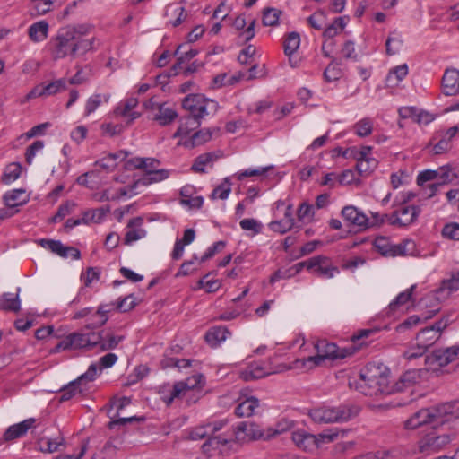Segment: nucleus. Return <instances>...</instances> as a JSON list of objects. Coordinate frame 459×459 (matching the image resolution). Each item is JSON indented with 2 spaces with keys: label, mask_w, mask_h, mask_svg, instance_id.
Instances as JSON below:
<instances>
[{
  "label": "nucleus",
  "mask_w": 459,
  "mask_h": 459,
  "mask_svg": "<svg viewBox=\"0 0 459 459\" xmlns=\"http://www.w3.org/2000/svg\"><path fill=\"white\" fill-rule=\"evenodd\" d=\"M92 30L90 24L68 25L60 28L48 42L51 56L55 60L70 57L72 59L96 51L100 41L95 37H88Z\"/></svg>",
  "instance_id": "1"
},
{
  "label": "nucleus",
  "mask_w": 459,
  "mask_h": 459,
  "mask_svg": "<svg viewBox=\"0 0 459 459\" xmlns=\"http://www.w3.org/2000/svg\"><path fill=\"white\" fill-rule=\"evenodd\" d=\"M459 178V167L446 164L437 169H425L420 171L416 178L424 198L434 197L440 189Z\"/></svg>",
  "instance_id": "2"
},
{
  "label": "nucleus",
  "mask_w": 459,
  "mask_h": 459,
  "mask_svg": "<svg viewBox=\"0 0 459 459\" xmlns=\"http://www.w3.org/2000/svg\"><path fill=\"white\" fill-rule=\"evenodd\" d=\"M350 385L369 396L391 392L386 368L375 363H370L363 368L359 380L351 382Z\"/></svg>",
  "instance_id": "3"
},
{
  "label": "nucleus",
  "mask_w": 459,
  "mask_h": 459,
  "mask_svg": "<svg viewBox=\"0 0 459 459\" xmlns=\"http://www.w3.org/2000/svg\"><path fill=\"white\" fill-rule=\"evenodd\" d=\"M227 424V420H219L198 426L191 430L189 437L192 440L208 438L202 446L203 453L207 455V456H212L216 453H222V448L228 445L231 435H226L225 433L216 434L222 430Z\"/></svg>",
  "instance_id": "4"
},
{
  "label": "nucleus",
  "mask_w": 459,
  "mask_h": 459,
  "mask_svg": "<svg viewBox=\"0 0 459 459\" xmlns=\"http://www.w3.org/2000/svg\"><path fill=\"white\" fill-rule=\"evenodd\" d=\"M144 164H143L142 169L145 171V173L138 178L134 180L132 185L125 186L119 187L117 190L118 194L112 198H132L136 194H138L137 189L140 186H145L152 183L160 182L169 177V171L166 169H159V166L160 164V160L155 158H143Z\"/></svg>",
  "instance_id": "5"
},
{
  "label": "nucleus",
  "mask_w": 459,
  "mask_h": 459,
  "mask_svg": "<svg viewBox=\"0 0 459 459\" xmlns=\"http://www.w3.org/2000/svg\"><path fill=\"white\" fill-rule=\"evenodd\" d=\"M316 355L309 356L306 359H297L290 365V368L311 370L316 367H320L325 364L328 360H334L337 359H343L346 354L343 351L333 343L325 340L318 341L315 343Z\"/></svg>",
  "instance_id": "6"
},
{
  "label": "nucleus",
  "mask_w": 459,
  "mask_h": 459,
  "mask_svg": "<svg viewBox=\"0 0 459 459\" xmlns=\"http://www.w3.org/2000/svg\"><path fill=\"white\" fill-rule=\"evenodd\" d=\"M274 166L269 165L264 167L247 168L246 169L236 172L230 177H227L223 181L215 187L212 192V198L227 199L231 191L230 179L244 181L247 178H252L254 181L261 183L265 182L273 174Z\"/></svg>",
  "instance_id": "7"
},
{
  "label": "nucleus",
  "mask_w": 459,
  "mask_h": 459,
  "mask_svg": "<svg viewBox=\"0 0 459 459\" xmlns=\"http://www.w3.org/2000/svg\"><path fill=\"white\" fill-rule=\"evenodd\" d=\"M454 414L452 404L445 403L433 408L421 409L415 412L404 422L406 429H416L419 427L427 424H444L449 421L446 417Z\"/></svg>",
  "instance_id": "8"
},
{
  "label": "nucleus",
  "mask_w": 459,
  "mask_h": 459,
  "mask_svg": "<svg viewBox=\"0 0 459 459\" xmlns=\"http://www.w3.org/2000/svg\"><path fill=\"white\" fill-rule=\"evenodd\" d=\"M359 413V408L354 405L343 404L337 407L318 406L308 411V416L316 423H332L347 421Z\"/></svg>",
  "instance_id": "9"
},
{
  "label": "nucleus",
  "mask_w": 459,
  "mask_h": 459,
  "mask_svg": "<svg viewBox=\"0 0 459 459\" xmlns=\"http://www.w3.org/2000/svg\"><path fill=\"white\" fill-rule=\"evenodd\" d=\"M459 290V272L452 274L451 278L444 280L440 287L422 299L425 307H429L424 319L432 317L440 310V302L446 300L453 292Z\"/></svg>",
  "instance_id": "10"
},
{
  "label": "nucleus",
  "mask_w": 459,
  "mask_h": 459,
  "mask_svg": "<svg viewBox=\"0 0 459 459\" xmlns=\"http://www.w3.org/2000/svg\"><path fill=\"white\" fill-rule=\"evenodd\" d=\"M100 333H73L65 336L55 348V351L65 350L91 349L98 346Z\"/></svg>",
  "instance_id": "11"
},
{
  "label": "nucleus",
  "mask_w": 459,
  "mask_h": 459,
  "mask_svg": "<svg viewBox=\"0 0 459 459\" xmlns=\"http://www.w3.org/2000/svg\"><path fill=\"white\" fill-rule=\"evenodd\" d=\"M203 376L200 374L193 375L185 381L176 383L168 390L169 394L163 391L161 399L167 404H170L175 399L186 395L190 391L199 388L203 385Z\"/></svg>",
  "instance_id": "12"
},
{
  "label": "nucleus",
  "mask_w": 459,
  "mask_h": 459,
  "mask_svg": "<svg viewBox=\"0 0 459 459\" xmlns=\"http://www.w3.org/2000/svg\"><path fill=\"white\" fill-rule=\"evenodd\" d=\"M452 438L448 433L433 430L420 440L419 449L425 454L436 453L448 445Z\"/></svg>",
  "instance_id": "13"
},
{
  "label": "nucleus",
  "mask_w": 459,
  "mask_h": 459,
  "mask_svg": "<svg viewBox=\"0 0 459 459\" xmlns=\"http://www.w3.org/2000/svg\"><path fill=\"white\" fill-rule=\"evenodd\" d=\"M183 108L189 111V115L199 120L208 115V108H214L216 103L212 100H207L200 94H190L186 96L182 102Z\"/></svg>",
  "instance_id": "14"
},
{
  "label": "nucleus",
  "mask_w": 459,
  "mask_h": 459,
  "mask_svg": "<svg viewBox=\"0 0 459 459\" xmlns=\"http://www.w3.org/2000/svg\"><path fill=\"white\" fill-rule=\"evenodd\" d=\"M288 369H290V366L286 365H280L275 368H272L262 362H254L240 372V377L245 381H252L271 374L281 373Z\"/></svg>",
  "instance_id": "15"
},
{
  "label": "nucleus",
  "mask_w": 459,
  "mask_h": 459,
  "mask_svg": "<svg viewBox=\"0 0 459 459\" xmlns=\"http://www.w3.org/2000/svg\"><path fill=\"white\" fill-rule=\"evenodd\" d=\"M98 376V369L95 363L90 365L87 371L80 376L76 380L71 382L65 387L62 389L60 401L65 402L68 401L77 394H80L83 391L81 387L82 382H91L96 378Z\"/></svg>",
  "instance_id": "16"
},
{
  "label": "nucleus",
  "mask_w": 459,
  "mask_h": 459,
  "mask_svg": "<svg viewBox=\"0 0 459 459\" xmlns=\"http://www.w3.org/2000/svg\"><path fill=\"white\" fill-rule=\"evenodd\" d=\"M235 437L239 442H250L258 439L266 440L265 429L252 421L240 422L235 431Z\"/></svg>",
  "instance_id": "17"
},
{
  "label": "nucleus",
  "mask_w": 459,
  "mask_h": 459,
  "mask_svg": "<svg viewBox=\"0 0 459 459\" xmlns=\"http://www.w3.org/2000/svg\"><path fill=\"white\" fill-rule=\"evenodd\" d=\"M448 325L449 320L447 318H442L433 325L422 329L417 335V342L428 350L439 339L442 331L445 330Z\"/></svg>",
  "instance_id": "18"
},
{
  "label": "nucleus",
  "mask_w": 459,
  "mask_h": 459,
  "mask_svg": "<svg viewBox=\"0 0 459 459\" xmlns=\"http://www.w3.org/2000/svg\"><path fill=\"white\" fill-rule=\"evenodd\" d=\"M277 212H282L284 214V218L271 221L269 223V228L273 232L284 234L294 226L292 204L289 203H279L277 205Z\"/></svg>",
  "instance_id": "19"
},
{
  "label": "nucleus",
  "mask_w": 459,
  "mask_h": 459,
  "mask_svg": "<svg viewBox=\"0 0 459 459\" xmlns=\"http://www.w3.org/2000/svg\"><path fill=\"white\" fill-rule=\"evenodd\" d=\"M66 87L67 80L65 78H60L48 83H40L27 94L26 99L52 96L65 91Z\"/></svg>",
  "instance_id": "20"
},
{
  "label": "nucleus",
  "mask_w": 459,
  "mask_h": 459,
  "mask_svg": "<svg viewBox=\"0 0 459 459\" xmlns=\"http://www.w3.org/2000/svg\"><path fill=\"white\" fill-rule=\"evenodd\" d=\"M307 270H311L318 276L325 279L333 278L339 273V269L333 265L331 260L323 255L315 256L309 259Z\"/></svg>",
  "instance_id": "21"
},
{
  "label": "nucleus",
  "mask_w": 459,
  "mask_h": 459,
  "mask_svg": "<svg viewBox=\"0 0 459 459\" xmlns=\"http://www.w3.org/2000/svg\"><path fill=\"white\" fill-rule=\"evenodd\" d=\"M420 213L418 206L402 203L394 212L393 222L402 226H407L412 223Z\"/></svg>",
  "instance_id": "22"
},
{
  "label": "nucleus",
  "mask_w": 459,
  "mask_h": 459,
  "mask_svg": "<svg viewBox=\"0 0 459 459\" xmlns=\"http://www.w3.org/2000/svg\"><path fill=\"white\" fill-rule=\"evenodd\" d=\"M39 243L42 247L61 257H72L73 259L80 258V251L78 249L72 247H65L58 240L41 239Z\"/></svg>",
  "instance_id": "23"
},
{
  "label": "nucleus",
  "mask_w": 459,
  "mask_h": 459,
  "mask_svg": "<svg viewBox=\"0 0 459 459\" xmlns=\"http://www.w3.org/2000/svg\"><path fill=\"white\" fill-rule=\"evenodd\" d=\"M342 214L345 221L359 228H368L370 225L367 215L353 205L345 206Z\"/></svg>",
  "instance_id": "24"
},
{
  "label": "nucleus",
  "mask_w": 459,
  "mask_h": 459,
  "mask_svg": "<svg viewBox=\"0 0 459 459\" xmlns=\"http://www.w3.org/2000/svg\"><path fill=\"white\" fill-rule=\"evenodd\" d=\"M143 219L135 217L131 219L127 223V231L125 236V244L131 245L134 242L146 237V230L143 229Z\"/></svg>",
  "instance_id": "25"
},
{
  "label": "nucleus",
  "mask_w": 459,
  "mask_h": 459,
  "mask_svg": "<svg viewBox=\"0 0 459 459\" xmlns=\"http://www.w3.org/2000/svg\"><path fill=\"white\" fill-rule=\"evenodd\" d=\"M291 438L294 444L303 451L313 452L317 448L316 435L310 434L305 430L294 431Z\"/></svg>",
  "instance_id": "26"
},
{
  "label": "nucleus",
  "mask_w": 459,
  "mask_h": 459,
  "mask_svg": "<svg viewBox=\"0 0 459 459\" xmlns=\"http://www.w3.org/2000/svg\"><path fill=\"white\" fill-rule=\"evenodd\" d=\"M442 86L444 93L447 96H455L459 93V70L447 69L446 70L443 79Z\"/></svg>",
  "instance_id": "27"
},
{
  "label": "nucleus",
  "mask_w": 459,
  "mask_h": 459,
  "mask_svg": "<svg viewBox=\"0 0 459 459\" xmlns=\"http://www.w3.org/2000/svg\"><path fill=\"white\" fill-rule=\"evenodd\" d=\"M220 157L221 153L216 152L200 154L195 159L191 169L196 173H205L206 168H212Z\"/></svg>",
  "instance_id": "28"
},
{
  "label": "nucleus",
  "mask_w": 459,
  "mask_h": 459,
  "mask_svg": "<svg viewBox=\"0 0 459 459\" xmlns=\"http://www.w3.org/2000/svg\"><path fill=\"white\" fill-rule=\"evenodd\" d=\"M416 285H411L409 289L399 293L397 297L389 304L388 313L395 315L397 312H404L407 309V305L411 299L413 290Z\"/></svg>",
  "instance_id": "29"
},
{
  "label": "nucleus",
  "mask_w": 459,
  "mask_h": 459,
  "mask_svg": "<svg viewBox=\"0 0 459 459\" xmlns=\"http://www.w3.org/2000/svg\"><path fill=\"white\" fill-rule=\"evenodd\" d=\"M35 419L30 418L17 424L10 426L4 432L5 440H13L23 437L35 424Z\"/></svg>",
  "instance_id": "30"
},
{
  "label": "nucleus",
  "mask_w": 459,
  "mask_h": 459,
  "mask_svg": "<svg viewBox=\"0 0 459 459\" xmlns=\"http://www.w3.org/2000/svg\"><path fill=\"white\" fill-rule=\"evenodd\" d=\"M433 357L439 366H446L459 359V344L437 350L434 351Z\"/></svg>",
  "instance_id": "31"
},
{
  "label": "nucleus",
  "mask_w": 459,
  "mask_h": 459,
  "mask_svg": "<svg viewBox=\"0 0 459 459\" xmlns=\"http://www.w3.org/2000/svg\"><path fill=\"white\" fill-rule=\"evenodd\" d=\"M201 125V120L191 117L185 116L179 119V126L177 131L174 133L173 137H183L189 134L193 130L198 128Z\"/></svg>",
  "instance_id": "32"
},
{
  "label": "nucleus",
  "mask_w": 459,
  "mask_h": 459,
  "mask_svg": "<svg viewBox=\"0 0 459 459\" xmlns=\"http://www.w3.org/2000/svg\"><path fill=\"white\" fill-rule=\"evenodd\" d=\"M37 445L39 450L43 453H54L65 447V439L60 436L55 438L43 437L39 439Z\"/></svg>",
  "instance_id": "33"
},
{
  "label": "nucleus",
  "mask_w": 459,
  "mask_h": 459,
  "mask_svg": "<svg viewBox=\"0 0 459 459\" xmlns=\"http://www.w3.org/2000/svg\"><path fill=\"white\" fill-rule=\"evenodd\" d=\"M187 47L186 44L180 45L177 50L175 51V55L178 56L177 62L172 66V70L174 71V74H177L179 70L182 69V65L190 61L193 57H195L198 51L196 49L190 48L188 50H184Z\"/></svg>",
  "instance_id": "34"
},
{
  "label": "nucleus",
  "mask_w": 459,
  "mask_h": 459,
  "mask_svg": "<svg viewBox=\"0 0 459 459\" xmlns=\"http://www.w3.org/2000/svg\"><path fill=\"white\" fill-rule=\"evenodd\" d=\"M48 23L46 21H39L32 23L28 29L30 39L33 42H41L48 38Z\"/></svg>",
  "instance_id": "35"
},
{
  "label": "nucleus",
  "mask_w": 459,
  "mask_h": 459,
  "mask_svg": "<svg viewBox=\"0 0 459 459\" xmlns=\"http://www.w3.org/2000/svg\"><path fill=\"white\" fill-rule=\"evenodd\" d=\"M259 407V401L254 396H250L240 402L235 409L238 417H250Z\"/></svg>",
  "instance_id": "36"
},
{
  "label": "nucleus",
  "mask_w": 459,
  "mask_h": 459,
  "mask_svg": "<svg viewBox=\"0 0 459 459\" xmlns=\"http://www.w3.org/2000/svg\"><path fill=\"white\" fill-rule=\"evenodd\" d=\"M230 332L224 326L212 327L205 334V340L212 347H217L221 342H224Z\"/></svg>",
  "instance_id": "37"
},
{
  "label": "nucleus",
  "mask_w": 459,
  "mask_h": 459,
  "mask_svg": "<svg viewBox=\"0 0 459 459\" xmlns=\"http://www.w3.org/2000/svg\"><path fill=\"white\" fill-rule=\"evenodd\" d=\"M137 105L138 100L136 98H128L124 104L116 108L115 113L117 116L129 117L130 121H134L140 117L139 112L133 110Z\"/></svg>",
  "instance_id": "38"
},
{
  "label": "nucleus",
  "mask_w": 459,
  "mask_h": 459,
  "mask_svg": "<svg viewBox=\"0 0 459 459\" xmlns=\"http://www.w3.org/2000/svg\"><path fill=\"white\" fill-rule=\"evenodd\" d=\"M128 152L126 151H119L115 153H108L106 157L97 160L95 165L100 166L104 169H113L117 165V161H123L127 157Z\"/></svg>",
  "instance_id": "39"
},
{
  "label": "nucleus",
  "mask_w": 459,
  "mask_h": 459,
  "mask_svg": "<svg viewBox=\"0 0 459 459\" xmlns=\"http://www.w3.org/2000/svg\"><path fill=\"white\" fill-rule=\"evenodd\" d=\"M178 117L176 110L166 104L158 105V113L154 117V120L160 126H168Z\"/></svg>",
  "instance_id": "40"
},
{
  "label": "nucleus",
  "mask_w": 459,
  "mask_h": 459,
  "mask_svg": "<svg viewBox=\"0 0 459 459\" xmlns=\"http://www.w3.org/2000/svg\"><path fill=\"white\" fill-rule=\"evenodd\" d=\"M107 306L101 305L97 311L91 312L86 325L87 329H94L102 326L108 319Z\"/></svg>",
  "instance_id": "41"
},
{
  "label": "nucleus",
  "mask_w": 459,
  "mask_h": 459,
  "mask_svg": "<svg viewBox=\"0 0 459 459\" xmlns=\"http://www.w3.org/2000/svg\"><path fill=\"white\" fill-rule=\"evenodd\" d=\"M294 426L293 421L287 419H281L277 421L273 426L265 428V437L270 439L275 437L286 431L291 429Z\"/></svg>",
  "instance_id": "42"
},
{
  "label": "nucleus",
  "mask_w": 459,
  "mask_h": 459,
  "mask_svg": "<svg viewBox=\"0 0 459 459\" xmlns=\"http://www.w3.org/2000/svg\"><path fill=\"white\" fill-rule=\"evenodd\" d=\"M108 212V206L89 210L82 213V221L83 224L100 223Z\"/></svg>",
  "instance_id": "43"
},
{
  "label": "nucleus",
  "mask_w": 459,
  "mask_h": 459,
  "mask_svg": "<svg viewBox=\"0 0 459 459\" xmlns=\"http://www.w3.org/2000/svg\"><path fill=\"white\" fill-rule=\"evenodd\" d=\"M101 339L99 342L98 345L100 347L102 351H108L115 349L119 342L124 340V336L116 335L113 333L106 332L100 333Z\"/></svg>",
  "instance_id": "44"
},
{
  "label": "nucleus",
  "mask_w": 459,
  "mask_h": 459,
  "mask_svg": "<svg viewBox=\"0 0 459 459\" xmlns=\"http://www.w3.org/2000/svg\"><path fill=\"white\" fill-rule=\"evenodd\" d=\"M110 94L96 93L91 95L86 101L84 115L89 116L93 113L103 102H108Z\"/></svg>",
  "instance_id": "45"
},
{
  "label": "nucleus",
  "mask_w": 459,
  "mask_h": 459,
  "mask_svg": "<svg viewBox=\"0 0 459 459\" xmlns=\"http://www.w3.org/2000/svg\"><path fill=\"white\" fill-rule=\"evenodd\" d=\"M18 294L4 293L0 299V309L4 311H18L20 309Z\"/></svg>",
  "instance_id": "46"
},
{
  "label": "nucleus",
  "mask_w": 459,
  "mask_h": 459,
  "mask_svg": "<svg viewBox=\"0 0 459 459\" xmlns=\"http://www.w3.org/2000/svg\"><path fill=\"white\" fill-rule=\"evenodd\" d=\"M21 173L22 166L20 163H10L5 167L1 180L4 184H11L20 178Z\"/></svg>",
  "instance_id": "47"
},
{
  "label": "nucleus",
  "mask_w": 459,
  "mask_h": 459,
  "mask_svg": "<svg viewBox=\"0 0 459 459\" xmlns=\"http://www.w3.org/2000/svg\"><path fill=\"white\" fill-rule=\"evenodd\" d=\"M300 45V37L298 32H290L283 41V49L286 56L293 55Z\"/></svg>",
  "instance_id": "48"
},
{
  "label": "nucleus",
  "mask_w": 459,
  "mask_h": 459,
  "mask_svg": "<svg viewBox=\"0 0 459 459\" xmlns=\"http://www.w3.org/2000/svg\"><path fill=\"white\" fill-rule=\"evenodd\" d=\"M346 26V21L344 17H337L333 20V23L328 25L324 32L323 36L327 39H333L336 35L340 34Z\"/></svg>",
  "instance_id": "49"
},
{
  "label": "nucleus",
  "mask_w": 459,
  "mask_h": 459,
  "mask_svg": "<svg viewBox=\"0 0 459 459\" xmlns=\"http://www.w3.org/2000/svg\"><path fill=\"white\" fill-rule=\"evenodd\" d=\"M293 214L297 213L298 220L302 222H307L311 221L314 212L315 206L309 203H301L298 209H293Z\"/></svg>",
  "instance_id": "50"
},
{
  "label": "nucleus",
  "mask_w": 459,
  "mask_h": 459,
  "mask_svg": "<svg viewBox=\"0 0 459 459\" xmlns=\"http://www.w3.org/2000/svg\"><path fill=\"white\" fill-rule=\"evenodd\" d=\"M211 138L212 133L208 129H202L195 132L184 144L186 147H195L208 142Z\"/></svg>",
  "instance_id": "51"
},
{
  "label": "nucleus",
  "mask_w": 459,
  "mask_h": 459,
  "mask_svg": "<svg viewBox=\"0 0 459 459\" xmlns=\"http://www.w3.org/2000/svg\"><path fill=\"white\" fill-rule=\"evenodd\" d=\"M395 251L394 256L397 255H414L416 254V244L411 239H404L394 247Z\"/></svg>",
  "instance_id": "52"
},
{
  "label": "nucleus",
  "mask_w": 459,
  "mask_h": 459,
  "mask_svg": "<svg viewBox=\"0 0 459 459\" xmlns=\"http://www.w3.org/2000/svg\"><path fill=\"white\" fill-rule=\"evenodd\" d=\"M355 134L359 137H366L371 134L373 130V121L369 117H364L358 121L354 126Z\"/></svg>",
  "instance_id": "53"
},
{
  "label": "nucleus",
  "mask_w": 459,
  "mask_h": 459,
  "mask_svg": "<svg viewBox=\"0 0 459 459\" xmlns=\"http://www.w3.org/2000/svg\"><path fill=\"white\" fill-rule=\"evenodd\" d=\"M340 431L337 429H326L318 435H316L317 439V448L325 444L334 441L339 437Z\"/></svg>",
  "instance_id": "54"
},
{
  "label": "nucleus",
  "mask_w": 459,
  "mask_h": 459,
  "mask_svg": "<svg viewBox=\"0 0 459 459\" xmlns=\"http://www.w3.org/2000/svg\"><path fill=\"white\" fill-rule=\"evenodd\" d=\"M239 225L243 230L249 231L253 235H257L262 232L263 224L255 219H243L240 221Z\"/></svg>",
  "instance_id": "55"
},
{
  "label": "nucleus",
  "mask_w": 459,
  "mask_h": 459,
  "mask_svg": "<svg viewBox=\"0 0 459 459\" xmlns=\"http://www.w3.org/2000/svg\"><path fill=\"white\" fill-rule=\"evenodd\" d=\"M20 199L21 201H29L30 199V195H27L25 188H15L10 191H7L4 196L3 201H16Z\"/></svg>",
  "instance_id": "56"
},
{
  "label": "nucleus",
  "mask_w": 459,
  "mask_h": 459,
  "mask_svg": "<svg viewBox=\"0 0 459 459\" xmlns=\"http://www.w3.org/2000/svg\"><path fill=\"white\" fill-rule=\"evenodd\" d=\"M23 204L24 203H5V205L0 208V222L18 213Z\"/></svg>",
  "instance_id": "57"
},
{
  "label": "nucleus",
  "mask_w": 459,
  "mask_h": 459,
  "mask_svg": "<svg viewBox=\"0 0 459 459\" xmlns=\"http://www.w3.org/2000/svg\"><path fill=\"white\" fill-rule=\"evenodd\" d=\"M281 11L275 8H267L263 13V23L264 26H275L278 24Z\"/></svg>",
  "instance_id": "58"
},
{
  "label": "nucleus",
  "mask_w": 459,
  "mask_h": 459,
  "mask_svg": "<svg viewBox=\"0 0 459 459\" xmlns=\"http://www.w3.org/2000/svg\"><path fill=\"white\" fill-rule=\"evenodd\" d=\"M403 46V39L400 35L389 36L385 42L386 53L389 56L397 54Z\"/></svg>",
  "instance_id": "59"
},
{
  "label": "nucleus",
  "mask_w": 459,
  "mask_h": 459,
  "mask_svg": "<svg viewBox=\"0 0 459 459\" xmlns=\"http://www.w3.org/2000/svg\"><path fill=\"white\" fill-rule=\"evenodd\" d=\"M180 195L184 198L182 201H204V197L198 195L196 188L192 185L184 186L180 189Z\"/></svg>",
  "instance_id": "60"
},
{
  "label": "nucleus",
  "mask_w": 459,
  "mask_h": 459,
  "mask_svg": "<svg viewBox=\"0 0 459 459\" xmlns=\"http://www.w3.org/2000/svg\"><path fill=\"white\" fill-rule=\"evenodd\" d=\"M57 0H32L36 14L44 15L52 9Z\"/></svg>",
  "instance_id": "61"
},
{
  "label": "nucleus",
  "mask_w": 459,
  "mask_h": 459,
  "mask_svg": "<svg viewBox=\"0 0 459 459\" xmlns=\"http://www.w3.org/2000/svg\"><path fill=\"white\" fill-rule=\"evenodd\" d=\"M375 246L379 250V252L384 255L394 256L395 255L394 248H393L394 247H395V244L389 243L384 238L376 239Z\"/></svg>",
  "instance_id": "62"
},
{
  "label": "nucleus",
  "mask_w": 459,
  "mask_h": 459,
  "mask_svg": "<svg viewBox=\"0 0 459 459\" xmlns=\"http://www.w3.org/2000/svg\"><path fill=\"white\" fill-rule=\"evenodd\" d=\"M442 236L445 238L458 241L459 240V224L456 222L447 223L442 229Z\"/></svg>",
  "instance_id": "63"
},
{
  "label": "nucleus",
  "mask_w": 459,
  "mask_h": 459,
  "mask_svg": "<svg viewBox=\"0 0 459 459\" xmlns=\"http://www.w3.org/2000/svg\"><path fill=\"white\" fill-rule=\"evenodd\" d=\"M377 166V160L376 159L368 160H357V170L359 174L369 173Z\"/></svg>",
  "instance_id": "64"
}]
</instances>
